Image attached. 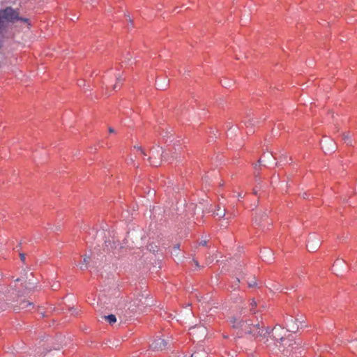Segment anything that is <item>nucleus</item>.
Segmentation results:
<instances>
[{"instance_id":"39448f33","label":"nucleus","mask_w":357,"mask_h":357,"mask_svg":"<svg viewBox=\"0 0 357 357\" xmlns=\"http://www.w3.org/2000/svg\"><path fill=\"white\" fill-rule=\"evenodd\" d=\"M320 143L322 149L326 153L333 152L335 150V143L330 138L325 137L321 139Z\"/></svg>"},{"instance_id":"c756f323","label":"nucleus","mask_w":357,"mask_h":357,"mask_svg":"<svg viewBox=\"0 0 357 357\" xmlns=\"http://www.w3.org/2000/svg\"><path fill=\"white\" fill-rule=\"evenodd\" d=\"M58 287H59V284H57L56 287H55L54 289H56Z\"/></svg>"},{"instance_id":"7c9ffc66","label":"nucleus","mask_w":357,"mask_h":357,"mask_svg":"<svg viewBox=\"0 0 357 357\" xmlns=\"http://www.w3.org/2000/svg\"><path fill=\"white\" fill-rule=\"evenodd\" d=\"M202 331H205V329H204L203 328H199Z\"/></svg>"},{"instance_id":"a878e982","label":"nucleus","mask_w":357,"mask_h":357,"mask_svg":"<svg viewBox=\"0 0 357 357\" xmlns=\"http://www.w3.org/2000/svg\"><path fill=\"white\" fill-rule=\"evenodd\" d=\"M353 344L356 345L357 347V341H354L352 342Z\"/></svg>"},{"instance_id":"393cba45","label":"nucleus","mask_w":357,"mask_h":357,"mask_svg":"<svg viewBox=\"0 0 357 357\" xmlns=\"http://www.w3.org/2000/svg\"><path fill=\"white\" fill-rule=\"evenodd\" d=\"M200 244L202 245H206V242L205 241H204L200 242Z\"/></svg>"},{"instance_id":"2eb2a0df","label":"nucleus","mask_w":357,"mask_h":357,"mask_svg":"<svg viewBox=\"0 0 357 357\" xmlns=\"http://www.w3.org/2000/svg\"><path fill=\"white\" fill-rule=\"evenodd\" d=\"M135 149H136L138 155H139L141 156H146V154L145 153L144 150H142L141 149V147H136V146H135Z\"/></svg>"},{"instance_id":"412c9836","label":"nucleus","mask_w":357,"mask_h":357,"mask_svg":"<svg viewBox=\"0 0 357 357\" xmlns=\"http://www.w3.org/2000/svg\"><path fill=\"white\" fill-rule=\"evenodd\" d=\"M248 285L249 287H254L255 285V282H249L248 283Z\"/></svg>"},{"instance_id":"bb28decb","label":"nucleus","mask_w":357,"mask_h":357,"mask_svg":"<svg viewBox=\"0 0 357 357\" xmlns=\"http://www.w3.org/2000/svg\"><path fill=\"white\" fill-rule=\"evenodd\" d=\"M254 194L257 195V191L255 189H254Z\"/></svg>"},{"instance_id":"1a4fd4ad","label":"nucleus","mask_w":357,"mask_h":357,"mask_svg":"<svg viewBox=\"0 0 357 357\" xmlns=\"http://www.w3.org/2000/svg\"><path fill=\"white\" fill-rule=\"evenodd\" d=\"M260 254L262 259L268 263H271L273 259V253L271 250L264 249V250L261 251Z\"/></svg>"},{"instance_id":"cd10ccee","label":"nucleus","mask_w":357,"mask_h":357,"mask_svg":"<svg viewBox=\"0 0 357 357\" xmlns=\"http://www.w3.org/2000/svg\"><path fill=\"white\" fill-rule=\"evenodd\" d=\"M222 86H224V87H227V86L226 84H225L224 83H222Z\"/></svg>"},{"instance_id":"0eeeda50","label":"nucleus","mask_w":357,"mask_h":357,"mask_svg":"<svg viewBox=\"0 0 357 357\" xmlns=\"http://www.w3.org/2000/svg\"><path fill=\"white\" fill-rule=\"evenodd\" d=\"M166 347H167L166 341L160 337L155 339L151 344V348L153 350H158V351L163 350L166 348Z\"/></svg>"},{"instance_id":"20e7f679","label":"nucleus","mask_w":357,"mask_h":357,"mask_svg":"<svg viewBox=\"0 0 357 357\" xmlns=\"http://www.w3.org/2000/svg\"><path fill=\"white\" fill-rule=\"evenodd\" d=\"M150 155L148 158L151 166L157 167L160 164V160L166 157V153L162 151V147L158 146L150 150Z\"/></svg>"},{"instance_id":"f3484780","label":"nucleus","mask_w":357,"mask_h":357,"mask_svg":"<svg viewBox=\"0 0 357 357\" xmlns=\"http://www.w3.org/2000/svg\"><path fill=\"white\" fill-rule=\"evenodd\" d=\"M121 82V79L120 77H118L117 78V82L116 84L114 86V90H117V89H119L120 86H119V83Z\"/></svg>"},{"instance_id":"a211bd4d","label":"nucleus","mask_w":357,"mask_h":357,"mask_svg":"<svg viewBox=\"0 0 357 357\" xmlns=\"http://www.w3.org/2000/svg\"><path fill=\"white\" fill-rule=\"evenodd\" d=\"M250 305H251V309L250 310L252 311V308L255 307L256 305H257V303L256 302L253 300L251 303H250Z\"/></svg>"},{"instance_id":"9b49d317","label":"nucleus","mask_w":357,"mask_h":357,"mask_svg":"<svg viewBox=\"0 0 357 357\" xmlns=\"http://www.w3.org/2000/svg\"><path fill=\"white\" fill-rule=\"evenodd\" d=\"M104 319L107 321L110 324H113L116 321V318L114 314L104 316Z\"/></svg>"},{"instance_id":"f8f14e48","label":"nucleus","mask_w":357,"mask_h":357,"mask_svg":"<svg viewBox=\"0 0 357 357\" xmlns=\"http://www.w3.org/2000/svg\"><path fill=\"white\" fill-rule=\"evenodd\" d=\"M215 215L218 218H223L225 215V208H224L222 210L220 207L217 209V211L215 213Z\"/></svg>"},{"instance_id":"5701e85b","label":"nucleus","mask_w":357,"mask_h":357,"mask_svg":"<svg viewBox=\"0 0 357 357\" xmlns=\"http://www.w3.org/2000/svg\"><path fill=\"white\" fill-rule=\"evenodd\" d=\"M243 195H242V193H239L238 194V200H240L241 199H243Z\"/></svg>"},{"instance_id":"423d86ee","label":"nucleus","mask_w":357,"mask_h":357,"mask_svg":"<svg viewBox=\"0 0 357 357\" xmlns=\"http://www.w3.org/2000/svg\"><path fill=\"white\" fill-rule=\"evenodd\" d=\"M284 325L286 330L289 332L294 333L298 329V325L296 321L291 316H288L284 319Z\"/></svg>"},{"instance_id":"ddd939ff","label":"nucleus","mask_w":357,"mask_h":357,"mask_svg":"<svg viewBox=\"0 0 357 357\" xmlns=\"http://www.w3.org/2000/svg\"><path fill=\"white\" fill-rule=\"evenodd\" d=\"M32 305V303L29 301H24L20 304V307L22 309H27L29 307H31Z\"/></svg>"},{"instance_id":"6e6552de","label":"nucleus","mask_w":357,"mask_h":357,"mask_svg":"<svg viewBox=\"0 0 357 357\" xmlns=\"http://www.w3.org/2000/svg\"><path fill=\"white\" fill-rule=\"evenodd\" d=\"M320 241L319 239L315 238V236L313 235L312 236H310L307 244V248L310 252H314L317 250V249L319 247Z\"/></svg>"},{"instance_id":"6ab92c4d","label":"nucleus","mask_w":357,"mask_h":357,"mask_svg":"<svg viewBox=\"0 0 357 357\" xmlns=\"http://www.w3.org/2000/svg\"><path fill=\"white\" fill-rule=\"evenodd\" d=\"M20 255V259H21V260H22V261H24V260H25V255H24V254L21 253Z\"/></svg>"},{"instance_id":"9d476101","label":"nucleus","mask_w":357,"mask_h":357,"mask_svg":"<svg viewBox=\"0 0 357 357\" xmlns=\"http://www.w3.org/2000/svg\"><path fill=\"white\" fill-rule=\"evenodd\" d=\"M342 140L346 143L347 145H351L352 140L351 138V135L349 133H344L342 135Z\"/></svg>"},{"instance_id":"4468645a","label":"nucleus","mask_w":357,"mask_h":357,"mask_svg":"<svg viewBox=\"0 0 357 357\" xmlns=\"http://www.w3.org/2000/svg\"><path fill=\"white\" fill-rule=\"evenodd\" d=\"M89 257H85L84 258V262L85 264H79V266L80 269H82V270H83V269H84V268H86V264L89 262Z\"/></svg>"},{"instance_id":"dca6fc26","label":"nucleus","mask_w":357,"mask_h":357,"mask_svg":"<svg viewBox=\"0 0 357 357\" xmlns=\"http://www.w3.org/2000/svg\"><path fill=\"white\" fill-rule=\"evenodd\" d=\"M341 264H344V261H340V260H337V261L334 263V264H333V270H334V271H335L336 267H337V266H338L339 265H340Z\"/></svg>"},{"instance_id":"f03ea898","label":"nucleus","mask_w":357,"mask_h":357,"mask_svg":"<svg viewBox=\"0 0 357 357\" xmlns=\"http://www.w3.org/2000/svg\"><path fill=\"white\" fill-rule=\"evenodd\" d=\"M254 312L251 314V317H234L231 320V324H232V327L234 328L240 329L244 333L252 334L255 337L265 335L268 333L269 331L267 328L265 332L264 330V326H260L259 321L257 319V320L254 322L252 319L253 317H256L254 314Z\"/></svg>"},{"instance_id":"f257e3e1","label":"nucleus","mask_w":357,"mask_h":357,"mask_svg":"<svg viewBox=\"0 0 357 357\" xmlns=\"http://www.w3.org/2000/svg\"><path fill=\"white\" fill-rule=\"evenodd\" d=\"M16 21H21L27 23L30 26L29 20L20 17L17 10L12 7H7L0 10V48L3 45V39L7 36L10 24Z\"/></svg>"},{"instance_id":"b1692460","label":"nucleus","mask_w":357,"mask_h":357,"mask_svg":"<svg viewBox=\"0 0 357 357\" xmlns=\"http://www.w3.org/2000/svg\"><path fill=\"white\" fill-rule=\"evenodd\" d=\"M109 132L110 133H113V132H114V130L113 128H109Z\"/></svg>"},{"instance_id":"c85d7f7f","label":"nucleus","mask_w":357,"mask_h":357,"mask_svg":"<svg viewBox=\"0 0 357 357\" xmlns=\"http://www.w3.org/2000/svg\"><path fill=\"white\" fill-rule=\"evenodd\" d=\"M202 357H206L204 353H202Z\"/></svg>"},{"instance_id":"4be33fe9","label":"nucleus","mask_w":357,"mask_h":357,"mask_svg":"<svg viewBox=\"0 0 357 357\" xmlns=\"http://www.w3.org/2000/svg\"><path fill=\"white\" fill-rule=\"evenodd\" d=\"M156 84H158V86L160 88V89H165V86L159 85L158 81H156Z\"/></svg>"},{"instance_id":"7ed1b4c3","label":"nucleus","mask_w":357,"mask_h":357,"mask_svg":"<svg viewBox=\"0 0 357 357\" xmlns=\"http://www.w3.org/2000/svg\"><path fill=\"white\" fill-rule=\"evenodd\" d=\"M287 331L281 326L276 325L272 329V336L277 343H279L277 344L279 351L285 356L293 357L294 350L297 349L299 344L293 339L285 338L284 336Z\"/></svg>"},{"instance_id":"aec40b11","label":"nucleus","mask_w":357,"mask_h":357,"mask_svg":"<svg viewBox=\"0 0 357 357\" xmlns=\"http://www.w3.org/2000/svg\"><path fill=\"white\" fill-rule=\"evenodd\" d=\"M199 355V352H195L194 354H192L191 357H199L198 356Z\"/></svg>"}]
</instances>
